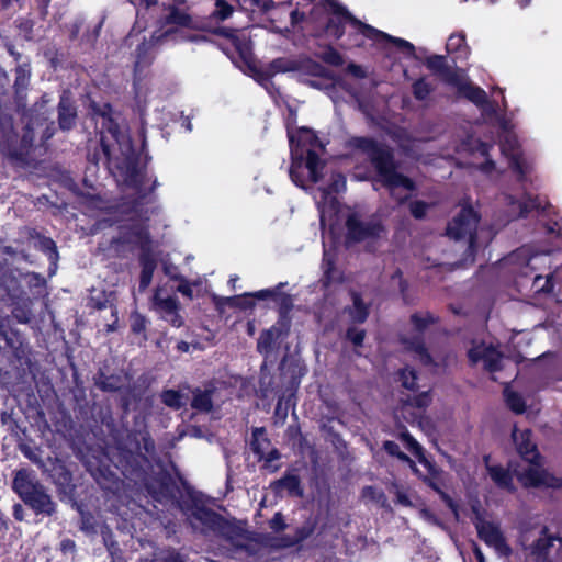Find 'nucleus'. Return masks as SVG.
Instances as JSON below:
<instances>
[{"mask_svg": "<svg viewBox=\"0 0 562 562\" xmlns=\"http://www.w3.org/2000/svg\"><path fill=\"white\" fill-rule=\"evenodd\" d=\"M346 188L345 177L340 173L331 177L328 189H321L319 195L315 196L323 233L328 229L334 233L340 220L346 218L347 238L352 241H372L380 238L384 232L383 226L376 220L363 222L357 212L341 209L334 194L344 191Z\"/></svg>", "mask_w": 562, "mask_h": 562, "instance_id": "1", "label": "nucleus"}, {"mask_svg": "<svg viewBox=\"0 0 562 562\" xmlns=\"http://www.w3.org/2000/svg\"><path fill=\"white\" fill-rule=\"evenodd\" d=\"M311 18L321 27L325 26V32L330 37L339 38L344 33L345 26L349 25L352 30L367 38H371L378 43H390L404 54L408 56L414 55V45L412 43L403 38L392 37L369 25L362 24L350 16L344 8L335 3L330 2L327 5H317L313 10Z\"/></svg>", "mask_w": 562, "mask_h": 562, "instance_id": "2", "label": "nucleus"}, {"mask_svg": "<svg viewBox=\"0 0 562 562\" xmlns=\"http://www.w3.org/2000/svg\"><path fill=\"white\" fill-rule=\"evenodd\" d=\"M292 164L290 177L292 181L305 188L308 182H317L324 167L319 154L324 150L323 144L314 133L305 127L300 128L296 134L288 132Z\"/></svg>", "mask_w": 562, "mask_h": 562, "instance_id": "3", "label": "nucleus"}, {"mask_svg": "<svg viewBox=\"0 0 562 562\" xmlns=\"http://www.w3.org/2000/svg\"><path fill=\"white\" fill-rule=\"evenodd\" d=\"M513 440L516 445L518 453L524 461L528 463L522 472H518V480L525 486H560L558 480L552 479L539 464V454L536 445L531 440V434L528 429H519L517 427L513 430Z\"/></svg>", "mask_w": 562, "mask_h": 562, "instance_id": "4", "label": "nucleus"}, {"mask_svg": "<svg viewBox=\"0 0 562 562\" xmlns=\"http://www.w3.org/2000/svg\"><path fill=\"white\" fill-rule=\"evenodd\" d=\"M191 526L202 532H214L232 542L236 547H243L247 539L245 531L209 509L201 501L193 499V504L186 512Z\"/></svg>", "mask_w": 562, "mask_h": 562, "instance_id": "5", "label": "nucleus"}, {"mask_svg": "<svg viewBox=\"0 0 562 562\" xmlns=\"http://www.w3.org/2000/svg\"><path fill=\"white\" fill-rule=\"evenodd\" d=\"M364 143L371 147V160L390 193L400 202L406 200L414 191V183L394 170L387 149L379 147L371 140H364Z\"/></svg>", "mask_w": 562, "mask_h": 562, "instance_id": "6", "label": "nucleus"}, {"mask_svg": "<svg viewBox=\"0 0 562 562\" xmlns=\"http://www.w3.org/2000/svg\"><path fill=\"white\" fill-rule=\"evenodd\" d=\"M12 488L36 513L47 515L54 513L55 505L50 496L45 492L32 471L26 469L18 470L13 479Z\"/></svg>", "mask_w": 562, "mask_h": 562, "instance_id": "7", "label": "nucleus"}, {"mask_svg": "<svg viewBox=\"0 0 562 562\" xmlns=\"http://www.w3.org/2000/svg\"><path fill=\"white\" fill-rule=\"evenodd\" d=\"M499 127L502 130L501 136V151L508 159V162L518 180L524 183L527 181L528 173L531 170L530 164L524 158L517 136L513 132V125L504 117L499 119Z\"/></svg>", "mask_w": 562, "mask_h": 562, "instance_id": "8", "label": "nucleus"}, {"mask_svg": "<svg viewBox=\"0 0 562 562\" xmlns=\"http://www.w3.org/2000/svg\"><path fill=\"white\" fill-rule=\"evenodd\" d=\"M473 524L476 528L479 538L484 543L494 549L501 557H509L512 549L508 546L506 538L501 530L498 524L490 521L484 517V512L481 509L479 502L472 505Z\"/></svg>", "mask_w": 562, "mask_h": 562, "instance_id": "9", "label": "nucleus"}, {"mask_svg": "<svg viewBox=\"0 0 562 562\" xmlns=\"http://www.w3.org/2000/svg\"><path fill=\"white\" fill-rule=\"evenodd\" d=\"M494 146L483 143L474 138L472 135L467 136L456 148L457 153H467L472 157L470 165L486 176L493 178L498 175V170L493 160H491L490 151Z\"/></svg>", "mask_w": 562, "mask_h": 562, "instance_id": "10", "label": "nucleus"}, {"mask_svg": "<svg viewBox=\"0 0 562 562\" xmlns=\"http://www.w3.org/2000/svg\"><path fill=\"white\" fill-rule=\"evenodd\" d=\"M32 142L33 136L29 132L19 138L11 117L0 116V148L4 154L12 157L22 156Z\"/></svg>", "mask_w": 562, "mask_h": 562, "instance_id": "11", "label": "nucleus"}, {"mask_svg": "<svg viewBox=\"0 0 562 562\" xmlns=\"http://www.w3.org/2000/svg\"><path fill=\"white\" fill-rule=\"evenodd\" d=\"M477 221V215L472 207H462L460 213L448 224L447 235L456 240L468 237L469 248L474 250L476 248V240L473 232L476 228Z\"/></svg>", "mask_w": 562, "mask_h": 562, "instance_id": "12", "label": "nucleus"}, {"mask_svg": "<svg viewBox=\"0 0 562 562\" xmlns=\"http://www.w3.org/2000/svg\"><path fill=\"white\" fill-rule=\"evenodd\" d=\"M529 554L535 562L562 561V539L549 535L548 530L543 528L530 546Z\"/></svg>", "mask_w": 562, "mask_h": 562, "instance_id": "13", "label": "nucleus"}, {"mask_svg": "<svg viewBox=\"0 0 562 562\" xmlns=\"http://www.w3.org/2000/svg\"><path fill=\"white\" fill-rule=\"evenodd\" d=\"M449 81L458 89L459 93L477 105L485 115H494L496 106L488 102L486 93L479 87L473 86L464 76L453 74Z\"/></svg>", "mask_w": 562, "mask_h": 562, "instance_id": "14", "label": "nucleus"}, {"mask_svg": "<svg viewBox=\"0 0 562 562\" xmlns=\"http://www.w3.org/2000/svg\"><path fill=\"white\" fill-rule=\"evenodd\" d=\"M153 308L173 327H180L183 324L179 315V302L176 296L168 295L162 288L155 291L153 297Z\"/></svg>", "mask_w": 562, "mask_h": 562, "instance_id": "15", "label": "nucleus"}, {"mask_svg": "<svg viewBox=\"0 0 562 562\" xmlns=\"http://www.w3.org/2000/svg\"><path fill=\"white\" fill-rule=\"evenodd\" d=\"M469 358L473 363L482 362L484 368L494 373L504 367V359L492 346L485 344L473 346L469 350Z\"/></svg>", "mask_w": 562, "mask_h": 562, "instance_id": "16", "label": "nucleus"}, {"mask_svg": "<svg viewBox=\"0 0 562 562\" xmlns=\"http://www.w3.org/2000/svg\"><path fill=\"white\" fill-rule=\"evenodd\" d=\"M507 261L510 263H515L519 267L520 272L522 274H528L526 269L529 270H538L541 265H544L549 261L548 254H531L530 249L527 247H522L515 252H513Z\"/></svg>", "mask_w": 562, "mask_h": 562, "instance_id": "17", "label": "nucleus"}, {"mask_svg": "<svg viewBox=\"0 0 562 562\" xmlns=\"http://www.w3.org/2000/svg\"><path fill=\"white\" fill-rule=\"evenodd\" d=\"M504 201L509 207L512 217L524 216L530 210L541 206L537 199L526 193L520 195L504 193Z\"/></svg>", "mask_w": 562, "mask_h": 562, "instance_id": "18", "label": "nucleus"}, {"mask_svg": "<svg viewBox=\"0 0 562 562\" xmlns=\"http://www.w3.org/2000/svg\"><path fill=\"white\" fill-rule=\"evenodd\" d=\"M485 465L488 476L498 488L514 492L513 475L507 468L492 463L490 458H485Z\"/></svg>", "mask_w": 562, "mask_h": 562, "instance_id": "19", "label": "nucleus"}, {"mask_svg": "<svg viewBox=\"0 0 562 562\" xmlns=\"http://www.w3.org/2000/svg\"><path fill=\"white\" fill-rule=\"evenodd\" d=\"M112 134L121 153L122 162L126 166L127 170L133 169L135 153L130 136L121 131H114Z\"/></svg>", "mask_w": 562, "mask_h": 562, "instance_id": "20", "label": "nucleus"}, {"mask_svg": "<svg viewBox=\"0 0 562 562\" xmlns=\"http://www.w3.org/2000/svg\"><path fill=\"white\" fill-rule=\"evenodd\" d=\"M216 33L226 36L231 40L232 44L235 46L236 50L239 53V55L247 59L250 55V45L247 36L238 31H232L225 27H221L216 30Z\"/></svg>", "mask_w": 562, "mask_h": 562, "instance_id": "21", "label": "nucleus"}, {"mask_svg": "<svg viewBox=\"0 0 562 562\" xmlns=\"http://www.w3.org/2000/svg\"><path fill=\"white\" fill-rule=\"evenodd\" d=\"M446 48L449 54H454L458 59H467L470 54L465 35L462 32L451 34L448 37Z\"/></svg>", "mask_w": 562, "mask_h": 562, "instance_id": "22", "label": "nucleus"}, {"mask_svg": "<svg viewBox=\"0 0 562 562\" xmlns=\"http://www.w3.org/2000/svg\"><path fill=\"white\" fill-rule=\"evenodd\" d=\"M402 439L406 445V448L418 459V462L423 464L429 474L435 475V467L425 458L420 445L409 435L403 434Z\"/></svg>", "mask_w": 562, "mask_h": 562, "instance_id": "23", "label": "nucleus"}, {"mask_svg": "<svg viewBox=\"0 0 562 562\" xmlns=\"http://www.w3.org/2000/svg\"><path fill=\"white\" fill-rule=\"evenodd\" d=\"M76 111L67 98H61L59 103V125L63 130H68L75 122Z\"/></svg>", "mask_w": 562, "mask_h": 562, "instance_id": "24", "label": "nucleus"}, {"mask_svg": "<svg viewBox=\"0 0 562 562\" xmlns=\"http://www.w3.org/2000/svg\"><path fill=\"white\" fill-rule=\"evenodd\" d=\"M305 68L302 63L292 58H278L270 64V74L299 71Z\"/></svg>", "mask_w": 562, "mask_h": 562, "instance_id": "25", "label": "nucleus"}, {"mask_svg": "<svg viewBox=\"0 0 562 562\" xmlns=\"http://www.w3.org/2000/svg\"><path fill=\"white\" fill-rule=\"evenodd\" d=\"M335 256L330 250H324L323 258V270H324V282L326 285L340 279L339 272L334 267Z\"/></svg>", "mask_w": 562, "mask_h": 562, "instance_id": "26", "label": "nucleus"}, {"mask_svg": "<svg viewBox=\"0 0 562 562\" xmlns=\"http://www.w3.org/2000/svg\"><path fill=\"white\" fill-rule=\"evenodd\" d=\"M280 335L281 330L277 327H271L270 329L265 330L258 339L257 348L259 352L268 353Z\"/></svg>", "mask_w": 562, "mask_h": 562, "instance_id": "27", "label": "nucleus"}, {"mask_svg": "<svg viewBox=\"0 0 562 562\" xmlns=\"http://www.w3.org/2000/svg\"><path fill=\"white\" fill-rule=\"evenodd\" d=\"M142 263V273L139 288L145 290L151 282L154 270L156 268V262L148 255H143L140 258Z\"/></svg>", "mask_w": 562, "mask_h": 562, "instance_id": "28", "label": "nucleus"}, {"mask_svg": "<svg viewBox=\"0 0 562 562\" xmlns=\"http://www.w3.org/2000/svg\"><path fill=\"white\" fill-rule=\"evenodd\" d=\"M213 394V390H198L193 395L192 407L201 412H209L212 408Z\"/></svg>", "mask_w": 562, "mask_h": 562, "instance_id": "29", "label": "nucleus"}, {"mask_svg": "<svg viewBox=\"0 0 562 562\" xmlns=\"http://www.w3.org/2000/svg\"><path fill=\"white\" fill-rule=\"evenodd\" d=\"M124 241L138 244L144 248L148 241V233L142 225H133L130 227V233L124 236Z\"/></svg>", "mask_w": 562, "mask_h": 562, "instance_id": "30", "label": "nucleus"}, {"mask_svg": "<svg viewBox=\"0 0 562 562\" xmlns=\"http://www.w3.org/2000/svg\"><path fill=\"white\" fill-rule=\"evenodd\" d=\"M504 395L508 407L513 412L520 414L525 411V402L520 394L512 391L509 387H506L504 391Z\"/></svg>", "mask_w": 562, "mask_h": 562, "instance_id": "31", "label": "nucleus"}, {"mask_svg": "<svg viewBox=\"0 0 562 562\" xmlns=\"http://www.w3.org/2000/svg\"><path fill=\"white\" fill-rule=\"evenodd\" d=\"M161 400L167 406L178 409L186 404L187 398L177 391L168 390L161 394Z\"/></svg>", "mask_w": 562, "mask_h": 562, "instance_id": "32", "label": "nucleus"}, {"mask_svg": "<svg viewBox=\"0 0 562 562\" xmlns=\"http://www.w3.org/2000/svg\"><path fill=\"white\" fill-rule=\"evenodd\" d=\"M352 301L353 307L350 310V316L352 321L357 323L364 322L368 316L367 306L362 303L361 299L357 294H353Z\"/></svg>", "mask_w": 562, "mask_h": 562, "instance_id": "33", "label": "nucleus"}, {"mask_svg": "<svg viewBox=\"0 0 562 562\" xmlns=\"http://www.w3.org/2000/svg\"><path fill=\"white\" fill-rule=\"evenodd\" d=\"M384 449L391 456H396L398 459L406 461L409 464L411 469L414 471V473H416L417 475H422L419 470L416 468L415 463L406 454L400 451V447L397 443L393 441H385Z\"/></svg>", "mask_w": 562, "mask_h": 562, "instance_id": "34", "label": "nucleus"}, {"mask_svg": "<svg viewBox=\"0 0 562 562\" xmlns=\"http://www.w3.org/2000/svg\"><path fill=\"white\" fill-rule=\"evenodd\" d=\"M407 348L415 353V357L424 364H428L431 361L430 356L426 352L422 341L417 339L416 341L408 342Z\"/></svg>", "mask_w": 562, "mask_h": 562, "instance_id": "35", "label": "nucleus"}, {"mask_svg": "<svg viewBox=\"0 0 562 562\" xmlns=\"http://www.w3.org/2000/svg\"><path fill=\"white\" fill-rule=\"evenodd\" d=\"M233 13V7L229 5L224 0H216L215 2V10L213 12V16L216 20L224 21L228 19Z\"/></svg>", "mask_w": 562, "mask_h": 562, "instance_id": "36", "label": "nucleus"}, {"mask_svg": "<svg viewBox=\"0 0 562 562\" xmlns=\"http://www.w3.org/2000/svg\"><path fill=\"white\" fill-rule=\"evenodd\" d=\"M279 486L286 490L290 494L300 495V481L295 475H289L279 482Z\"/></svg>", "mask_w": 562, "mask_h": 562, "instance_id": "37", "label": "nucleus"}, {"mask_svg": "<svg viewBox=\"0 0 562 562\" xmlns=\"http://www.w3.org/2000/svg\"><path fill=\"white\" fill-rule=\"evenodd\" d=\"M252 436H254V440L251 442L252 449L259 456V458L262 459L265 457L262 445L267 443L266 439L263 438V436H265L263 428H256L254 430Z\"/></svg>", "mask_w": 562, "mask_h": 562, "instance_id": "38", "label": "nucleus"}, {"mask_svg": "<svg viewBox=\"0 0 562 562\" xmlns=\"http://www.w3.org/2000/svg\"><path fill=\"white\" fill-rule=\"evenodd\" d=\"M400 380L402 381V385L408 390H414L417 385L415 371L407 368L400 372Z\"/></svg>", "mask_w": 562, "mask_h": 562, "instance_id": "39", "label": "nucleus"}, {"mask_svg": "<svg viewBox=\"0 0 562 562\" xmlns=\"http://www.w3.org/2000/svg\"><path fill=\"white\" fill-rule=\"evenodd\" d=\"M413 91L416 99L425 100L429 95L431 87L424 79H420L414 83Z\"/></svg>", "mask_w": 562, "mask_h": 562, "instance_id": "40", "label": "nucleus"}, {"mask_svg": "<svg viewBox=\"0 0 562 562\" xmlns=\"http://www.w3.org/2000/svg\"><path fill=\"white\" fill-rule=\"evenodd\" d=\"M363 497L368 501H372L381 505L385 503V496L382 491L372 486H368L363 490Z\"/></svg>", "mask_w": 562, "mask_h": 562, "instance_id": "41", "label": "nucleus"}, {"mask_svg": "<svg viewBox=\"0 0 562 562\" xmlns=\"http://www.w3.org/2000/svg\"><path fill=\"white\" fill-rule=\"evenodd\" d=\"M168 24H172V25L175 24V25H180V26H190L191 20L187 14H184L182 12L172 11L169 15Z\"/></svg>", "mask_w": 562, "mask_h": 562, "instance_id": "42", "label": "nucleus"}, {"mask_svg": "<svg viewBox=\"0 0 562 562\" xmlns=\"http://www.w3.org/2000/svg\"><path fill=\"white\" fill-rule=\"evenodd\" d=\"M322 58L326 63H328L330 65H334V66H339V65H342V63H344V59H342L341 55L337 50H335L333 48H327L323 53Z\"/></svg>", "mask_w": 562, "mask_h": 562, "instance_id": "43", "label": "nucleus"}, {"mask_svg": "<svg viewBox=\"0 0 562 562\" xmlns=\"http://www.w3.org/2000/svg\"><path fill=\"white\" fill-rule=\"evenodd\" d=\"M428 209V204L422 201H415L411 204V212L416 218H422Z\"/></svg>", "mask_w": 562, "mask_h": 562, "instance_id": "44", "label": "nucleus"}, {"mask_svg": "<svg viewBox=\"0 0 562 562\" xmlns=\"http://www.w3.org/2000/svg\"><path fill=\"white\" fill-rule=\"evenodd\" d=\"M348 338L355 346H360L364 338V331L356 328H351L347 333Z\"/></svg>", "mask_w": 562, "mask_h": 562, "instance_id": "45", "label": "nucleus"}, {"mask_svg": "<svg viewBox=\"0 0 562 562\" xmlns=\"http://www.w3.org/2000/svg\"><path fill=\"white\" fill-rule=\"evenodd\" d=\"M430 403V397L427 392H424L412 400L411 405L418 408L426 407Z\"/></svg>", "mask_w": 562, "mask_h": 562, "instance_id": "46", "label": "nucleus"}, {"mask_svg": "<svg viewBox=\"0 0 562 562\" xmlns=\"http://www.w3.org/2000/svg\"><path fill=\"white\" fill-rule=\"evenodd\" d=\"M430 317L428 315H413L412 322L417 330H422L429 323Z\"/></svg>", "mask_w": 562, "mask_h": 562, "instance_id": "47", "label": "nucleus"}, {"mask_svg": "<svg viewBox=\"0 0 562 562\" xmlns=\"http://www.w3.org/2000/svg\"><path fill=\"white\" fill-rule=\"evenodd\" d=\"M445 57L443 56H432L427 60V66L430 69H441L445 66Z\"/></svg>", "mask_w": 562, "mask_h": 562, "instance_id": "48", "label": "nucleus"}, {"mask_svg": "<svg viewBox=\"0 0 562 562\" xmlns=\"http://www.w3.org/2000/svg\"><path fill=\"white\" fill-rule=\"evenodd\" d=\"M270 527L276 531H280L285 527L283 517L280 513H277L274 517L270 520Z\"/></svg>", "mask_w": 562, "mask_h": 562, "instance_id": "49", "label": "nucleus"}, {"mask_svg": "<svg viewBox=\"0 0 562 562\" xmlns=\"http://www.w3.org/2000/svg\"><path fill=\"white\" fill-rule=\"evenodd\" d=\"M13 315L20 323H27L30 321V312L27 310L16 307L13 311Z\"/></svg>", "mask_w": 562, "mask_h": 562, "instance_id": "50", "label": "nucleus"}, {"mask_svg": "<svg viewBox=\"0 0 562 562\" xmlns=\"http://www.w3.org/2000/svg\"><path fill=\"white\" fill-rule=\"evenodd\" d=\"M178 291L188 297H192L193 295L191 284L184 280H182L181 283L178 285Z\"/></svg>", "mask_w": 562, "mask_h": 562, "instance_id": "51", "label": "nucleus"}, {"mask_svg": "<svg viewBox=\"0 0 562 562\" xmlns=\"http://www.w3.org/2000/svg\"><path fill=\"white\" fill-rule=\"evenodd\" d=\"M274 294H276V290L266 289V290H260V291L256 292L254 294V296L263 300V299H267V297H271Z\"/></svg>", "mask_w": 562, "mask_h": 562, "instance_id": "52", "label": "nucleus"}, {"mask_svg": "<svg viewBox=\"0 0 562 562\" xmlns=\"http://www.w3.org/2000/svg\"><path fill=\"white\" fill-rule=\"evenodd\" d=\"M348 71L350 74H352L353 76H356V77H363L364 76L363 69L360 66L355 65V64H350L348 66Z\"/></svg>", "mask_w": 562, "mask_h": 562, "instance_id": "53", "label": "nucleus"}, {"mask_svg": "<svg viewBox=\"0 0 562 562\" xmlns=\"http://www.w3.org/2000/svg\"><path fill=\"white\" fill-rule=\"evenodd\" d=\"M132 328L134 331H142L145 329V322L144 319L140 317V316H136L133 325H132Z\"/></svg>", "mask_w": 562, "mask_h": 562, "instance_id": "54", "label": "nucleus"}, {"mask_svg": "<svg viewBox=\"0 0 562 562\" xmlns=\"http://www.w3.org/2000/svg\"><path fill=\"white\" fill-rule=\"evenodd\" d=\"M397 502L403 506H411L412 502L409 501L408 496L404 494L401 491L396 492Z\"/></svg>", "mask_w": 562, "mask_h": 562, "instance_id": "55", "label": "nucleus"}, {"mask_svg": "<svg viewBox=\"0 0 562 562\" xmlns=\"http://www.w3.org/2000/svg\"><path fill=\"white\" fill-rule=\"evenodd\" d=\"M557 274H551V276H548L547 279H546V283L542 285V286H539V290H542V291H550L552 290L553 288V284H552V279L555 277Z\"/></svg>", "mask_w": 562, "mask_h": 562, "instance_id": "56", "label": "nucleus"}, {"mask_svg": "<svg viewBox=\"0 0 562 562\" xmlns=\"http://www.w3.org/2000/svg\"><path fill=\"white\" fill-rule=\"evenodd\" d=\"M45 245H46V246H47V248L50 250V255H49V257H50V258L56 257V256H57V252H56V246H55L54 241H53V240H50V239H46V240H45Z\"/></svg>", "mask_w": 562, "mask_h": 562, "instance_id": "57", "label": "nucleus"}, {"mask_svg": "<svg viewBox=\"0 0 562 562\" xmlns=\"http://www.w3.org/2000/svg\"><path fill=\"white\" fill-rule=\"evenodd\" d=\"M473 552L477 562H486L482 550L477 546L474 547Z\"/></svg>", "mask_w": 562, "mask_h": 562, "instance_id": "58", "label": "nucleus"}, {"mask_svg": "<svg viewBox=\"0 0 562 562\" xmlns=\"http://www.w3.org/2000/svg\"><path fill=\"white\" fill-rule=\"evenodd\" d=\"M244 2H250V4L256 5L258 8H266L268 4V0H243Z\"/></svg>", "mask_w": 562, "mask_h": 562, "instance_id": "59", "label": "nucleus"}, {"mask_svg": "<svg viewBox=\"0 0 562 562\" xmlns=\"http://www.w3.org/2000/svg\"><path fill=\"white\" fill-rule=\"evenodd\" d=\"M279 457H280L279 452H278L277 450H274V449H273V450H271V451L268 453V456H267V459H266V460H267V462H271V461H273V460L279 459Z\"/></svg>", "mask_w": 562, "mask_h": 562, "instance_id": "60", "label": "nucleus"}, {"mask_svg": "<svg viewBox=\"0 0 562 562\" xmlns=\"http://www.w3.org/2000/svg\"><path fill=\"white\" fill-rule=\"evenodd\" d=\"M304 18V13H300L299 11H293L291 13V19L293 21V23H296L299 20H303Z\"/></svg>", "mask_w": 562, "mask_h": 562, "instance_id": "61", "label": "nucleus"}, {"mask_svg": "<svg viewBox=\"0 0 562 562\" xmlns=\"http://www.w3.org/2000/svg\"><path fill=\"white\" fill-rule=\"evenodd\" d=\"M165 273H166L167 276H169L170 278H172V279H177V278H178V276H177V273H176V270H175V269H171V268H169V267H167V266L165 267Z\"/></svg>", "mask_w": 562, "mask_h": 562, "instance_id": "62", "label": "nucleus"}, {"mask_svg": "<svg viewBox=\"0 0 562 562\" xmlns=\"http://www.w3.org/2000/svg\"><path fill=\"white\" fill-rule=\"evenodd\" d=\"M26 80H27L26 76H25L24 74H22V75L18 78V80H16V85H18V86H20V85H21V86H24V85L26 83Z\"/></svg>", "mask_w": 562, "mask_h": 562, "instance_id": "63", "label": "nucleus"}, {"mask_svg": "<svg viewBox=\"0 0 562 562\" xmlns=\"http://www.w3.org/2000/svg\"><path fill=\"white\" fill-rule=\"evenodd\" d=\"M21 510H22L21 505H15L14 506V516H15V518L22 519V517L20 516L21 515Z\"/></svg>", "mask_w": 562, "mask_h": 562, "instance_id": "64", "label": "nucleus"}]
</instances>
